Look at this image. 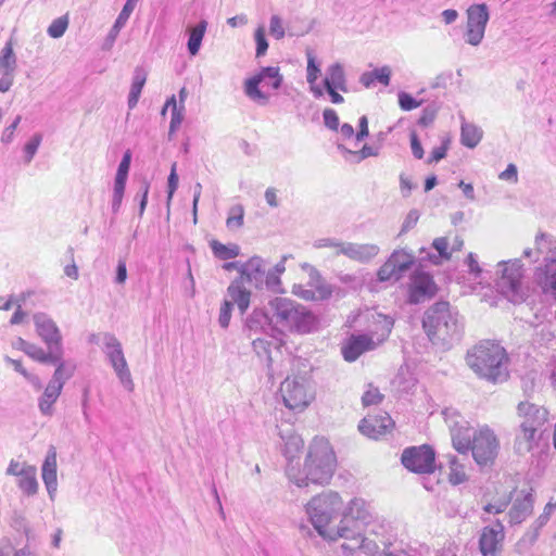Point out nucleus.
Masks as SVG:
<instances>
[{
    "label": "nucleus",
    "mask_w": 556,
    "mask_h": 556,
    "mask_svg": "<svg viewBox=\"0 0 556 556\" xmlns=\"http://www.w3.org/2000/svg\"><path fill=\"white\" fill-rule=\"evenodd\" d=\"M336 468L337 456L330 442L316 437L309 444L303 468L289 464L286 467V475L298 488H307L309 484H328Z\"/></svg>",
    "instance_id": "obj_1"
},
{
    "label": "nucleus",
    "mask_w": 556,
    "mask_h": 556,
    "mask_svg": "<svg viewBox=\"0 0 556 556\" xmlns=\"http://www.w3.org/2000/svg\"><path fill=\"white\" fill-rule=\"evenodd\" d=\"M305 510L313 527L325 540L336 541L344 538L348 530L344 519L340 520L338 527L331 526L340 516L345 517L343 501L337 492L329 490L314 496L306 504Z\"/></svg>",
    "instance_id": "obj_2"
},
{
    "label": "nucleus",
    "mask_w": 556,
    "mask_h": 556,
    "mask_svg": "<svg viewBox=\"0 0 556 556\" xmlns=\"http://www.w3.org/2000/svg\"><path fill=\"white\" fill-rule=\"evenodd\" d=\"M422 326L430 341L450 349L458 343L464 332V320L448 302L440 301L425 313Z\"/></svg>",
    "instance_id": "obj_3"
},
{
    "label": "nucleus",
    "mask_w": 556,
    "mask_h": 556,
    "mask_svg": "<svg viewBox=\"0 0 556 556\" xmlns=\"http://www.w3.org/2000/svg\"><path fill=\"white\" fill-rule=\"evenodd\" d=\"M469 368L481 379L502 383L509 377L508 355L503 346L489 340L481 341L467 352Z\"/></svg>",
    "instance_id": "obj_4"
},
{
    "label": "nucleus",
    "mask_w": 556,
    "mask_h": 556,
    "mask_svg": "<svg viewBox=\"0 0 556 556\" xmlns=\"http://www.w3.org/2000/svg\"><path fill=\"white\" fill-rule=\"evenodd\" d=\"M268 306L278 338L282 339L285 331L306 334L318 328L315 314L291 299L275 298Z\"/></svg>",
    "instance_id": "obj_5"
},
{
    "label": "nucleus",
    "mask_w": 556,
    "mask_h": 556,
    "mask_svg": "<svg viewBox=\"0 0 556 556\" xmlns=\"http://www.w3.org/2000/svg\"><path fill=\"white\" fill-rule=\"evenodd\" d=\"M283 363L290 367L291 374L280 384V394L286 407L302 410L314 400L309 386L311 365L307 359L289 355Z\"/></svg>",
    "instance_id": "obj_6"
},
{
    "label": "nucleus",
    "mask_w": 556,
    "mask_h": 556,
    "mask_svg": "<svg viewBox=\"0 0 556 556\" xmlns=\"http://www.w3.org/2000/svg\"><path fill=\"white\" fill-rule=\"evenodd\" d=\"M361 317L368 320L369 325L366 332L350 333V363L381 345L390 336L394 324L391 317L369 309L358 315L354 321Z\"/></svg>",
    "instance_id": "obj_7"
},
{
    "label": "nucleus",
    "mask_w": 556,
    "mask_h": 556,
    "mask_svg": "<svg viewBox=\"0 0 556 556\" xmlns=\"http://www.w3.org/2000/svg\"><path fill=\"white\" fill-rule=\"evenodd\" d=\"M371 514L364 500L354 498L350 501V552L362 549L366 554H376L379 543L376 539L377 525L371 523Z\"/></svg>",
    "instance_id": "obj_8"
},
{
    "label": "nucleus",
    "mask_w": 556,
    "mask_h": 556,
    "mask_svg": "<svg viewBox=\"0 0 556 556\" xmlns=\"http://www.w3.org/2000/svg\"><path fill=\"white\" fill-rule=\"evenodd\" d=\"M548 410L528 400L517 405V416L520 419L519 432L515 439V450L518 454L530 452L540 437L538 433L548 421Z\"/></svg>",
    "instance_id": "obj_9"
},
{
    "label": "nucleus",
    "mask_w": 556,
    "mask_h": 556,
    "mask_svg": "<svg viewBox=\"0 0 556 556\" xmlns=\"http://www.w3.org/2000/svg\"><path fill=\"white\" fill-rule=\"evenodd\" d=\"M500 277L496 280L497 291L514 304L522 303L527 298V289L522 283V264L515 258L498 263Z\"/></svg>",
    "instance_id": "obj_10"
},
{
    "label": "nucleus",
    "mask_w": 556,
    "mask_h": 556,
    "mask_svg": "<svg viewBox=\"0 0 556 556\" xmlns=\"http://www.w3.org/2000/svg\"><path fill=\"white\" fill-rule=\"evenodd\" d=\"M282 84V76L279 68L275 66L262 67L261 71L254 76L245 79L244 93L245 96L257 104H266L269 100V94L263 91L260 86L270 87L274 90L280 88Z\"/></svg>",
    "instance_id": "obj_11"
},
{
    "label": "nucleus",
    "mask_w": 556,
    "mask_h": 556,
    "mask_svg": "<svg viewBox=\"0 0 556 556\" xmlns=\"http://www.w3.org/2000/svg\"><path fill=\"white\" fill-rule=\"evenodd\" d=\"M402 465L415 473H432L435 471V452L427 445L406 447L401 456Z\"/></svg>",
    "instance_id": "obj_12"
},
{
    "label": "nucleus",
    "mask_w": 556,
    "mask_h": 556,
    "mask_svg": "<svg viewBox=\"0 0 556 556\" xmlns=\"http://www.w3.org/2000/svg\"><path fill=\"white\" fill-rule=\"evenodd\" d=\"M104 353L112 365L121 383L128 390L134 389L130 370L128 368L126 358L123 353L122 344L118 339L112 333H104L103 336Z\"/></svg>",
    "instance_id": "obj_13"
},
{
    "label": "nucleus",
    "mask_w": 556,
    "mask_h": 556,
    "mask_svg": "<svg viewBox=\"0 0 556 556\" xmlns=\"http://www.w3.org/2000/svg\"><path fill=\"white\" fill-rule=\"evenodd\" d=\"M475 462L480 466L493 464L498 452V441L494 432L489 428L473 431L472 443L469 448Z\"/></svg>",
    "instance_id": "obj_14"
},
{
    "label": "nucleus",
    "mask_w": 556,
    "mask_h": 556,
    "mask_svg": "<svg viewBox=\"0 0 556 556\" xmlns=\"http://www.w3.org/2000/svg\"><path fill=\"white\" fill-rule=\"evenodd\" d=\"M465 41L473 47L479 46L485 34L490 20L489 8L485 3H473L466 10Z\"/></svg>",
    "instance_id": "obj_15"
},
{
    "label": "nucleus",
    "mask_w": 556,
    "mask_h": 556,
    "mask_svg": "<svg viewBox=\"0 0 556 556\" xmlns=\"http://www.w3.org/2000/svg\"><path fill=\"white\" fill-rule=\"evenodd\" d=\"M302 269L308 274V288L294 285L293 294L305 301H324L329 299L332 294V288L323 279L319 271L308 263H304Z\"/></svg>",
    "instance_id": "obj_16"
},
{
    "label": "nucleus",
    "mask_w": 556,
    "mask_h": 556,
    "mask_svg": "<svg viewBox=\"0 0 556 556\" xmlns=\"http://www.w3.org/2000/svg\"><path fill=\"white\" fill-rule=\"evenodd\" d=\"M34 325L38 337L46 344L47 349L55 351L63 350V338L56 323L46 313L39 312L33 316Z\"/></svg>",
    "instance_id": "obj_17"
},
{
    "label": "nucleus",
    "mask_w": 556,
    "mask_h": 556,
    "mask_svg": "<svg viewBox=\"0 0 556 556\" xmlns=\"http://www.w3.org/2000/svg\"><path fill=\"white\" fill-rule=\"evenodd\" d=\"M438 291L433 277L425 271H415L408 285V302L424 303L435 295Z\"/></svg>",
    "instance_id": "obj_18"
},
{
    "label": "nucleus",
    "mask_w": 556,
    "mask_h": 556,
    "mask_svg": "<svg viewBox=\"0 0 556 556\" xmlns=\"http://www.w3.org/2000/svg\"><path fill=\"white\" fill-rule=\"evenodd\" d=\"M266 265L264 258L254 255L244 262L241 276L236 278V280H241L242 285H248L256 290H263L264 282L266 281Z\"/></svg>",
    "instance_id": "obj_19"
},
{
    "label": "nucleus",
    "mask_w": 556,
    "mask_h": 556,
    "mask_svg": "<svg viewBox=\"0 0 556 556\" xmlns=\"http://www.w3.org/2000/svg\"><path fill=\"white\" fill-rule=\"evenodd\" d=\"M504 536V527L498 520L493 526L484 527L479 539L482 556H497Z\"/></svg>",
    "instance_id": "obj_20"
},
{
    "label": "nucleus",
    "mask_w": 556,
    "mask_h": 556,
    "mask_svg": "<svg viewBox=\"0 0 556 556\" xmlns=\"http://www.w3.org/2000/svg\"><path fill=\"white\" fill-rule=\"evenodd\" d=\"M394 427V421L391 416L387 413L379 414L377 416H368L361 420L358 430L362 434L371 438L379 439L387 434Z\"/></svg>",
    "instance_id": "obj_21"
},
{
    "label": "nucleus",
    "mask_w": 556,
    "mask_h": 556,
    "mask_svg": "<svg viewBox=\"0 0 556 556\" xmlns=\"http://www.w3.org/2000/svg\"><path fill=\"white\" fill-rule=\"evenodd\" d=\"M245 329L251 333H270L277 343L276 348L282 343L281 338H278L275 331L271 315L269 316L264 309L255 308L245 319Z\"/></svg>",
    "instance_id": "obj_22"
},
{
    "label": "nucleus",
    "mask_w": 556,
    "mask_h": 556,
    "mask_svg": "<svg viewBox=\"0 0 556 556\" xmlns=\"http://www.w3.org/2000/svg\"><path fill=\"white\" fill-rule=\"evenodd\" d=\"M533 490L530 489L528 491H520L508 513L509 523L519 525L526 520L533 511Z\"/></svg>",
    "instance_id": "obj_23"
},
{
    "label": "nucleus",
    "mask_w": 556,
    "mask_h": 556,
    "mask_svg": "<svg viewBox=\"0 0 556 556\" xmlns=\"http://www.w3.org/2000/svg\"><path fill=\"white\" fill-rule=\"evenodd\" d=\"M535 280L544 292L556 298V255L544 256V265L535 270Z\"/></svg>",
    "instance_id": "obj_24"
},
{
    "label": "nucleus",
    "mask_w": 556,
    "mask_h": 556,
    "mask_svg": "<svg viewBox=\"0 0 556 556\" xmlns=\"http://www.w3.org/2000/svg\"><path fill=\"white\" fill-rule=\"evenodd\" d=\"M56 468V448L50 445L41 467L42 481L50 498L53 497L58 486Z\"/></svg>",
    "instance_id": "obj_25"
},
{
    "label": "nucleus",
    "mask_w": 556,
    "mask_h": 556,
    "mask_svg": "<svg viewBox=\"0 0 556 556\" xmlns=\"http://www.w3.org/2000/svg\"><path fill=\"white\" fill-rule=\"evenodd\" d=\"M228 302H232V306L236 304L243 315L248 311L251 302V291L242 285L241 280L233 279L227 288Z\"/></svg>",
    "instance_id": "obj_26"
},
{
    "label": "nucleus",
    "mask_w": 556,
    "mask_h": 556,
    "mask_svg": "<svg viewBox=\"0 0 556 556\" xmlns=\"http://www.w3.org/2000/svg\"><path fill=\"white\" fill-rule=\"evenodd\" d=\"M59 356V359L58 362H50L48 365H54L55 366V370L53 372V376L50 380V382L54 383L58 386V383L60 384L61 389H63L65 382L71 379L75 372V369H76V366L74 363L72 362H68V361H64L63 356H64V349L63 350H60V351H56V353Z\"/></svg>",
    "instance_id": "obj_27"
},
{
    "label": "nucleus",
    "mask_w": 556,
    "mask_h": 556,
    "mask_svg": "<svg viewBox=\"0 0 556 556\" xmlns=\"http://www.w3.org/2000/svg\"><path fill=\"white\" fill-rule=\"evenodd\" d=\"M63 389H61L60 384H54L52 382H48L42 395L38 399V408L41 415L43 416H52L54 413L53 405L58 401L61 395Z\"/></svg>",
    "instance_id": "obj_28"
},
{
    "label": "nucleus",
    "mask_w": 556,
    "mask_h": 556,
    "mask_svg": "<svg viewBox=\"0 0 556 556\" xmlns=\"http://www.w3.org/2000/svg\"><path fill=\"white\" fill-rule=\"evenodd\" d=\"M280 438L283 442L281 451L288 460L287 465L293 464V460L298 457L299 453L303 448L304 442L299 434L292 432L291 430L287 434L280 432Z\"/></svg>",
    "instance_id": "obj_29"
},
{
    "label": "nucleus",
    "mask_w": 556,
    "mask_h": 556,
    "mask_svg": "<svg viewBox=\"0 0 556 556\" xmlns=\"http://www.w3.org/2000/svg\"><path fill=\"white\" fill-rule=\"evenodd\" d=\"M14 33L15 30H13L12 35L0 51V73H15L16 71L17 58L14 52Z\"/></svg>",
    "instance_id": "obj_30"
},
{
    "label": "nucleus",
    "mask_w": 556,
    "mask_h": 556,
    "mask_svg": "<svg viewBox=\"0 0 556 556\" xmlns=\"http://www.w3.org/2000/svg\"><path fill=\"white\" fill-rule=\"evenodd\" d=\"M451 435L453 445L459 453H467L469 451L473 437V432L469 427H457L455 425L451 427Z\"/></svg>",
    "instance_id": "obj_31"
},
{
    "label": "nucleus",
    "mask_w": 556,
    "mask_h": 556,
    "mask_svg": "<svg viewBox=\"0 0 556 556\" xmlns=\"http://www.w3.org/2000/svg\"><path fill=\"white\" fill-rule=\"evenodd\" d=\"M380 249L372 243H350V260L368 263L379 253Z\"/></svg>",
    "instance_id": "obj_32"
},
{
    "label": "nucleus",
    "mask_w": 556,
    "mask_h": 556,
    "mask_svg": "<svg viewBox=\"0 0 556 556\" xmlns=\"http://www.w3.org/2000/svg\"><path fill=\"white\" fill-rule=\"evenodd\" d=\"M306 56H307V68H306L307 83L309 84L311 91L313 92V94L316 98H320L324 94V89L316 83L319 77V74H320L319 65L317 64L316 58L311 50H307Z\"/></svg>",
    "instance_id": "obj_33"
},
{
    "label": "nucleus",
    "mask_w": 556,
    "mask_h": 556,
    "mask_svg": "<svg viewBox=\"0 0 556 556\" xmlns=\"http://www.w3.org/2000/svg\"><path fill=\"white\" fill-rule=\"evenodd\" d=\"M432 247L438 251V255L427 252L425 249H421L420 254L426 253V255H421L420 260H428L434 265L441 264L442 260L448 261L451 258V253L447 251L448 241L445 237H440L433 240Z\"/></svg>",
    "instance_id": "obj_34"
},
{
    "label": "nucleus",
    "mask_w": 556,
    "mask_h": 556,
    "mask_svg": "<svg viewBox=\"0 0 556 556\" xmlns=\"http://www.w3.org/2000/svg\"><path fill=\"white\" fill-rule=\"evenodd\" d=\"M36 467L24 464V472L18 477L17 485L26 495H34L38 491Z\"/></svg>",
    "instance_id": "obj_35"
},
{
    "label": "nucleus",
    "mask_w": 556,
    "mask_h": 556,
    "mask_svg": "<svg viewBox=\"0 0 556 556\" xmlns=\"http://www.w3.org/2000/svg\"><path fill=\"white\" fill-rule=\"evenodd\" d=\"M147 81V73L142 67H136L132 76V83L128 94V108L132 110L136 108L143 86Z\"/></svg>",
    "instance_id": "obj_36"
},
{
    "label": "nucleus",
    "mask_w": 556,
    "mask_h": 556,
    "mask_svg": "<svg viewBox=\"0 0 556 556\" xmlns=\"http://www.w3.org/2000/svg\"><path fill=\"white\" fill-rule=\"evenodd\" d=\"M206 28L207 22L202 20L189 29L187 49L190 55H197L199 53Z\"/></svg>",
    "instance_id": "obj_37"
},
{
    "label": "nucleus",
    "mask_w": 556,
    "mask_h": 556,
    "mask_svg": "<svg viewBox=\"0 0 556 556\" xmlns=\"http://www.w3.org/2000/svg\"><path fill=\"white\" fill-rule=\"evenodd\" d=\"M535 249H526L523 251L525 257H532L533 255L538 256L539 254H548L552 253L556 248V242L551 235L540 233L535 238ZM539 257L535 258L538 261Z\"/></svg>",
    "instance_id": "obj_38"
},
{
    "label": "nucleus",
    "mask_w": 556,
    "mask_h": 556,
    "mask_svg": "<svg viewBox=\"0 0 556 556\" xmlns=\"http://www.w3.org/2000/svg\"><path fill=\"white\" fill-rule=\"evenodd\" d=\"M482 139V130L471 123L463 122L460 128V142L463 146L473 149Z\"/></svg>",
    "instance_id": "obj_39"
},
{
    "label": "nucleus",
    "mask_w": 556,
    "mask_h": 556,
    "mask_svg": "<svg viewBox=\"0 0 556 556\" xmlns=\"http://www.w3.org/2000/svg\"><path fill=\"white\" fill-rule=\"evenodd\" d=\"M56 351L53 349L43 350L41 346L37 344H26L25 354L28 355L34 361L48 365L50 362H58L59 355L55 354Z\"/></svg>",
    "instance_id": "obj_40"
},
{
    "label": "nucleus",
    "mask_w": 556,
    "mask_h": 556,
    "mask_svg": "<svg viewBox=\"0 0 556 556\" xmlns=\"http://www.w3.org/2000/svg\"><path fill=\"white\" fill-rule=\"evenodd\" d=\"M210 247L214 256L223 261L236 258L240 255V247L235 243L224 244L217 240H213Z\"/></svg>",
    "instance_id": "obj_41"
},
{
    "label": "nucleus",
    "mask_w": 556,
    "mask_h": 556,
    "mask_svg": "<svg viewBox=\"0 0 556 556\" xmlns=\"http://www.w3.org/2000/svg\"><path fill=\"white\" fill-rule=\"evenodd\" d=\"M324 87H340V90L346 91L344 87L343 68L339 64H332L324 78Z\"/></svg>",
    "instance_id": "obj_42"
},
{
    "label": "nucleus",
    "mask_w": 556,
    "mask_h": 556,
    "mask_svg": "<svg viewBox=\"0 0 556 556\" xmlns=\"http://www.w3.org/2000/svg\"><path fill=\"white\" fill-rule=\"evenodd\" d=\"M131 13H132V10H130L129 8L123 7L122 11L119 12L117 18L115 20V22L106 37L105 43L109 47H111L114 43L121 29L125 26V24L127 23Z\"/></svg>",
    "instance_id": "obj_43"
},
{
    "label": "nucleus",
    "mask_w": 556,
    "mask_h": 556,
    "mask_svg": "<svg viewBox=\"0 0 556 556\" xmlns=\"http://www.w3.org/2000/svg\"><path fill=\"white\" fill-rule=\"evenodd\" d=\"M387 262L394 265L397 271L404 275L413 265L414 256L404 251H394Z\"/></svg>",
    "instance_id": "obj_44"
},
{
    "label": "nucleus",
    "mask_w": 556,
    "mask_h": 556,
    "mask_svg": "<svg viewBox=\"0 0 556 556\" xmlns=\"http://www.w3.org/2000/svg\"><path fill=\"white\" fill-rule=\"evenodd\" d=\"M446 457L450 466V482L454 485L465 482L467 477L457 457L455 455H447Z\"/></svg>",
    "instance_id": "obj_45"
},
{
    "label": "nucleus",
    "mask_w": 556,
    "mask_h": 556,
    "mask_svg": "<svg viewBox=\"0 0 556 556\" xmlns=\"http://www.w3.org/2000/svg\"><path fill=\"white\" fill-rule=\"evenodd\" d=\"M315 249H330L331 255L348 254V248H345L342 241L334 238H320L313 242Z\"/></svg>",
    "instance_id": "obj_46"
},
{
    "label": "nucleus",
    "mask_w": 556,
    "mask_h": 556,
    "mask_svg": "<svg viewBox=\"0 0 556 556\" xmlns=\"http://www.w3.org/2000/svg\"><path fill=\"white\" fill-rule=\"evenodd\" d=\"M252 345L257 355H265L267 357L268 374L273 377L275 375V370L273 368V358L270 356L271 342L266 339L255 338L252 341Z\"/></svg>",
    "instance_id": "obj_47"
},
{
    "label": "nucleus",
    "mask_w": 556,
    "mask_h": 556,
    "mask_svg": "<svg viewBox=\"0 0 556 556\" xmlns=\"http://www.w3.org/2000/svg\"><path fill=\"white\" fill-rule=\"evenodd\" d=\"M378 280L381 282L384 281H397L403 277V274L401 271H397L394 265H391L390 263L386 262L378 270L377 273Z\"/></svg>",
    "instance_id": "obj_48"
},
{
    "label": "nucleus",
    "mask_w": 556,
    "mask_h": 556,
    "mask_svg": "<svg viewBox=\"0 0 556 556\" xmlns=\"http://www.w3.org/2000/svg\"><path fill=\"white\" fill-rule=\"evenodd\" d=\"M67 27L68 17L67 15H63L52 21L47 29V33L51 38H61L65 34Z\"/></svg>",
    "instance_id": "obj_49"
},
{
    "label": "nucleus",
    "mask_w": 556,
    "mask_h": 556,
    "mask_svg": "<svg viewBox=\"0 0 556 556\" xmlns=\"http://www.w3.org/2000/svg\"><path fill=\"white\" fill-rule=\"evenodd\" d=\"M150 190V182L147 179H142L139 184L138 190L135 194L134 200L139 204V216L142 217L147 204H148V194Z\"/></svg>",
    "instance_id": "obj_50"
},
{
    "label": "nucleus",
    "mask_w": 556,
    "mask_h": 556,
    "mask_svg": "<svg viewBox=\"0 0 556 556\" xmlns=\"http://www.w3.org/2000/svg\"><path fill=\"white\" fill-rule=\"evenodd\" d=\"M244 208L242 205H233L229 210L226 225L229 229L240 228L243 225Z\"/></svg>",
    "instance_id": "obj_51"
},
{
    "label": "nucleus",
    "mask_w": 556,
    "mask_h": 556,
    "mask_svg": "<svg viewBox=\"0 0 556 556\" xmlns=\"http://www.w3.org/2000/svg\"><path fill=\"white\" fill-rule=\"evenodd\" d=\"M41 141L42 135L37 132L26 142L24 146V160L26 164H29L33 161Z\"/></svg>",
    "instance_id": "obj_52"
},
{
    "label": "nucleus",
    "mask_w": 556,
    "mask_h": 556,
    "mask_svg": "<svg viewBox=\"0 0 556 556\" xmlns=\"http://www.w3.org/2000/svg\"><path fill=\"white\" fill-rule=\"evenodd\" d=\"M233 306L232 302H228V299H225L220 305L218 324L222 328L226 329L229 326L231 319Z\"/></svg>",
    "instance_id": "obj_53"
},
{
    "label": "nucleus",
    "mask_w": 556,
    "mask_h": 556,
    "mask_svg": "<svg viewBox=\"0 0 556 556\" xmlns=\"http://www.w3.org/2000/svg\"><path fill=\"white\" fill-rule=\"evenodd\" d=\"M185 116V105H179V108H174L172 110L170 123H169V131L168 135L172 137L178 128L180 127Z\"/></svg>",
    "instance_id": "obj_54"
},
{
    "label": "nucleus",
    "mask_w": 556,
    "mask_h": 556,
    "mask_svg": "<svg viewBox=\"0 0 556 556\" xmlns=\"http://www.w3.org/2000/svg\"><path fill=\"white\" fill-rule=\"evenodd\" d=\"M437 114H438V109L435 105H433V104L427 105L422 110L421 115L417 121V124L421 127H428L434 122Z\"/></svg>",
    "instance_id": "obj_55"
},
{
    "label": "nucleus",
    "mask_w": 556,
    "mask_h": 556,
    "mask_svg": "<svg viewBox=\"0 0 556 556\" xmlns=\"http://www.w3.org/2000/svg\"><path fill=\"white\" fill-rule=\"evenodd\" d=\"M255 42H256V58L265 55L268 49V42L265 36V29L263 26H260L254 34Z\"/></svg>",
    "instance_id": "obj_56"
},
{
    "label": "nucleus",
    "mask_w": 556,
    "mask_h": 556,
    "mask_svg": "<svg viewBox=\"0 0 556 556\" xmlns=\"http://www.w3.org/2000/svg\"><path fill=\"white\" fill-rule=\"evenodd\" d=\"M421 104L413 96L407 92H399V105L403 111H412Z\"/></svg>",
    "instance_id": "obj_57"
},
{
    "label": "nucleus",
    "mask_w": 556,
    "mask_h": 556,
    "mask_svg": "<svg viewBox=\"0 0 556 556\" xmlns=\"http://www.w3.org/2000/svg\"><path fill=\"white\" fill-rule=\"evenodd\" d=\"M269 31L270 35L276 39H281L285 37V28L282 26V21L278 15H273L269 22Z\"/></svg>",
    "instance_id": "obj_58"
},
{
    "label": "nucleus",
    "mask_w": 556,
    "mask_h": 556,
    "mask_svg": "<svg viewBox=\"0 0 556 556\" xmlns=\"http://www.w3.org/2000/svg\"><path fill=\"white\" fill-rule=\"evenodd\" d=\"M382 394L379 392L377 388H370L362 396V402L364 406H369L380 403L382 401Z\"/></svg>",
    "instance_id": "obj_59"
},
{
    "label": "nucleus",
    "mask_w": 556,
    "mask_h": 556,
    "mask_svg": "<svg viewBox=\"0 0 556 556\" xmlns=\"http://www.w3.org/2000/svg\"><path fill=\"white\" fill-rule=\"evenodd\" d=\"M126 186L114 185L112 195V211L117 213L122 206Z\"/></svg>",
    "instance_id": "obj_60"
},
{
    "label": "nucleus",
    "mask_w": 556,
    "mask_h": 556,
    "mask_svg": "<svg viewBox=\"0 0 556 556\" xmlns=\"http://www.w3.org/2000/svg\"><path fill=\"white\" fill-rule=\"evenodd\" d=\"M372 73L375 74V83L378 81L383 86H389L391 78V68L389 66L384 65L382 67L375 68Z\"/></svg>",
    "instance_id": "obj_61"
},
{
    "label": "nucleus",
    "mask_w": 556,
    "mask_h": 556,
    "mask_svg": "<svg viewBox=\"0 0 556 556\" xmlns=\"http://www.w3.org/2000/svg\"><path fill=\"white\" fill-rule=\"evenodd\" d=\"M409 138H410V149H412L413 155L417 160H421L425 155V151L422 149L421 142H420L415 130L410 131Z\"/></svg>",
    "instance_id": "obj_62"
},
{
    "label": "nucleus",
    "mask_w": 556,
    "mask_h": 556,
    "mask_svg": "<svg viewBox=\"0 0 556 556\" xmlns=\"http://www.w3.org/2000/svg\"><path fill=\"white\" fill-rule=\"evenodd\" d=\"M22 117L21 115H17L14 121L3 130L1 136V141L5 144L12 142L14 138V132L21 122Z\"/></svg>",
    "instance_id": "obj_63"
},
{
    "label": "nucleus",
    "mask_w": 556,
    "mask_h": 556,
    "mask_svg": "<svg viewBox=\"0 0 556 556\" xmlns=\"http://www.w3.org/2000/svg\"><path fill=\"white\" fill-rule=\"evenodd\" d=\"M324 123L326 127L332 130H338L339 127V117L334 110L326 109L323 113Z\"/></svg>",
    "instance_id": "obj_64"
}]
</instances>
